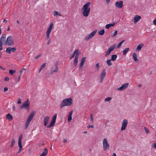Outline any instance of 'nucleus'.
<instances>
[{
  "label": "nucleus",
  "instance_id": "1",
  "mask_svg": "<svg viewBox=\"0 0 156 156\" xmlns=\"http://www.w3.org/2000/svg\"><path fill=\"white\" fill-rule=\"evenodd\" d=\"M90 2H88L84 5L82 9L83 10V15L85 17H87L90 14V8L89 7Z\"/></svg>",
  "mask_w": 156,
  "mask_h": 156
},
{
  "label": "nucleus",
  "instance_id": "2",
  "mask_svg": "<svg viewBox=\"0 0 156 156\" xmlns=\"http://www.w3.org/2000/svg\"><path fill=\"white\" fill-rule=\"evenodd\" d=\"M73 100L71 98H69L64 99L60 105V107L62 108L65 106H70L73 104Z\"/></svg>",
  "mask_w": 156,
  "mask_h": 156
},
{
  "label": "nucleus",
  "instance_id": "3",
  "mask_svg": "<svg viewBox=\"0 0 156 156\" xmlns=\"http://www.w3.org/2000/svg\"><path fill=\"white\" fill-rule=\"evenodd\" d=\"M35 113V111H33L31 112L26 122L25 127V129H26L28 127L30 123L32 120Z\"/></svg>",
  "mask_w": 156,
  "mask_h": 156
},
{
  "label": "nucleus",
  "instance_id": "4",
  "mask_svg": "<svg viewBox=\"0 0 156 156\" xmlns=\"http://www.w3.org/2000/svg\"><path fill=\"white\" fill-rule=\"evenodd\" d=\"M6 45L10 46L14 45V39L11 36H9L7 37L6 39Z\"/></svg>",
  "mask_w": 156,
  "mask_h": 156
},
{
  "label": "nucleus",
  "instance_id": "5",
  "mask_svg": "<svg viewBox=\"0 0 156 156\" xmlns=\"http://www.w3.org/2000/svg\"><path fill=\"white\" fill-rule=\"evenodd\" d=\"M73 53L75 55H76L74 60L73 65L74 66H76L78 63V59L79 58V55L80 54V52L78 49H76L75 51Z\"/></svg>",
  "mask_w": 156,
  "mask_h": 156
},
{
  "label": "nucleus",
  "instance_id": "6",
  "mask_svg": "<svg viewBox=\"0 0 156 156\" xmlns=\"http://www.w3.org/2000/svg\"><path fill=\"white\" fill-rule=\"evenodd\" d=\"M53 27V23L51 22L50 23V25L46 32V39H49V38L50 35L52 30Z\"/></svg>",
  "mask_w": 156,
  "mask_h": 156
},
{
  "label": "nucleus",
  "instance_id": "7",
  "mask_svg": "<svg viewBox=\"0 0 156 156\" xmlns=\"http://www.w3.org/2000/svg\"><path fill=\"white\" fill-rule=\"evenodd\" d=\"M103 147L104 151H105L108 149L110 147V145L108 142L106 138H104L102 142Z\"/></svg>",
  "mask_w": 156,
  "mask_h": 156
},
{
  "label": "nucleus",
  "instance_id": "8",
  "mask_svg": "<svg viewBox=\"0 0 156 156\" xmlns=\"http://www.w3.org/2000/svg\"><path fill=\"white\" fill-rule=\"evenodd\" d=\"M30 101L28 99H27L26 101L23 102L22 104L20 106V109H22L25 108L27 110H29L30 105Z\"/></svg>",
  "mask_w": 156,
  "mask_h": 156
},
{
  "label": "nucleus",
  "instance_id": "9",
  "mask_svg": "<svg viewBox=\"0 0 156 156\" xmlns=\"http://www.w3.org/2000/svg\"><path fill=\"white\" fill-rule=\"evenodd\" d=\"M57 116V114H55L53 117L52 118V120H51V122L50 124V125H48L47 126V127L48 128H50L51 127L53 126L56 121V118Z\"/></svg>",
  "mask_w": 156,
  "mask_h": 156
},
{
  "label": "nucleus",
  "instance_id": "10",
  "mask_svg": "<svg viewBox=\"0 0 156 156\" xmlns=\"http://www.w3.org/2000/svg\"><path fill=\"white\" fill-rule=\"evenodd\" d=\"M6 35L5 34H2L1 37L0 38V44L3 45H5L6 44Z\"/></svg>",
  "mask_w": 156,
  "mask_h": 156
},
{
  "label": "nucleus",
  "instance_id": "11",
  "mask_svg": "<svg viewBox=\"0 0 156 156\" xmlns=\"http://www.w3.org/2000/svg\"><path fill=\"white\" fill-rule=\"evenodd\" d=\"M116 45L114 44L113 45L110 46L108 49L107 51L106 52L105 54V56H108L110 53L116 47Z\"/></svg>",
  "mask_w": 156,
  "mask_h": 156
},
{
  "label": "nucleus",
  "instance_id": "12",
  "mask_svg": "<svg viewBox=\"0 0 156 156\" xmlns=\"http://www.w3.org/2000/svg\"><path fill=\"white\" fill-rule=\"evenodd\" d=\"M97 32V30H95L91 33L88 34L87 37H85V40L86 41H87L90 39H91L96 34Z\"/></svg>",
  "mask_w": 156,
  "mask_h": 156
},
{
  "label": "nucleus",
  "instance_id": "13",
  "mask_svg": "<svg viewBox=\"0 0 156 156\" xmlns=\"http://www.w3.org/2000/svg\"><path fill=\"white\" fill-rule=\"evenodd\" d=\"M128 123V121L127 119H125L123 120L122 122L121 130H125L126 129V127L127 126Z\"/></svg>",
  "mask_w": 156,
  "mask_h": 156
},
{
  "label": "nucleus",
  "instance_id": "14",
  "mask_svg": "<svg viewBox=\"0 0 156 156\" xmlns=\"http://www.w3.org/2000/svg\"><path fill=\"white\" fill-rule=\"evenodd\" d=\"M16 50V49L15 47H14L13 48L9 47L6 48V52L8 54H10L11 51L13 52H15Z\"/></svg>",
  "mask_w": 156,
  "mask_h": 156
},
{
  "label": "nucleus",
  "instance_id": "15",
  "mask_svg": "<svg viewBox=\"0 0 156 156\" xmlns=\"http://www.w3.org/2000/svg\"><path fill=\"white\" fill-rule=\"evenodd\" d=\"M129 85L128 83H126L125 84H123L122 85L121 87H119L117 89L119 90H122L124 89H126L128 87Z\"/></svg>",
  "mask_w": 156,
  "mask_h": 156
},
{
  "label": "nucleus",
  "instance_id": "16",
  "mask_svg": "<svg viewBox=\"0 0 156 156\" xmlns=\"http://www.w3.org/2000/svg\"><path fill=\"white\" fill-rule=\"evenodd\" d=\"M106 69H104L103 71L102 72L101 74V80H100V82L101 83L103 80L105 76V75L106 74Z\"/></svg>",
  "mask_w": 156,
  "mask_h": 156
},
{
  "label": "nucleus",
  "instance_id": "17",
  "mask_svg": "<svg viewBox=\"0 0 156 156\" xmlns=\"http://www.w3.org/2000/svg\"><path fill=\"white\" fill-rule=\"evenodd\" d=\"M115 5L117 7L119 8H121L123 6L122 1H121L119 2H116L115 3Z\"/></svg>",
  "mask_w": 156,
  "mask_h": 156
},
{
  "label": "nucleus",
  "instance_id": "18",
  "mask_svg": "<svg viewBox=\"0 0 156 156\" xmlns=\"http://www.w3.org/2000/svg\"><path fill=\"white\" fill-rule=\"evenodd\" d=\"M49 116H46L45 117L44 119V126H46L48 124L49 119Z\"/></svg>",
  "mask_w": 156,
  "mask_h": 156
},
{
  "label": "nucleus",
  "instance_id": "19",
  "mask_svg": "<svg viewBox=\"0 0 156 156\" xmlns=\"http://www.w3.org/2000/svg\"><path fill=\"white\" fill-rule=\"evenodd\" d=\"M141 17L138 15H136L134 18V23H136L141 19Z\"/></svg>",
  "mask_w": 156,
  "mask_h": 156
},
{
  "label": "nucleus",
  "instance_id": "20",
  "mask_svg": "<svg viewBox=\"0 0 156 156\" xmlns=\"http://www.w3.org/2000/svg\"><path fill=\"white\" fill-rule=\"evenodd\" d=\"M48 150L46 148L44 149V150L40 156H46L48 153Z\"/></svg>",
  "mask_w": 156,
  "mask_h": 156
},
{
  "label": "nucleus",
  "instance_id": "21",
  "mask_svg": "<svg viewBox=\"0 0 156 156\" xmlns=\"http://www.w3.org/2000/svg\"><path fill=\"white\" fill-rule=\"evenodd\" d=\"M58 70V68L57 66H56L55 69H52L50 72L49 74L51 75L53 73L57 72Z\"/></svg>",
  "mask_w": 156,
  "mask_h": 156
},
{
  "label": "nucleus",
  "instance_id": "22",
  "mask_svg": "<svg viewBox=\"0 0 156 156\" xmlns=\"http://www.w3.org/2000/svg\"><path fill=\"white\" fill-rule=\"evenodd\" d=\"M6 118L8 120L11 121L13 117L10 114L8 113L6 115Z\"/></svg>",
  "mask_w": 156,
  "mask_h": 156
},
{
  "label": "nucleus",
  "instance_id": "23",
  "mask_svg": "<svg viewBox=\"0 0 156 156\" xmlns=\"http://www.w3.org/2000/svg\"><path fill=\"white\" fill-rule=\"evenodd\" d=\"M86 57H83L81 59V62L80 64V67L83 66L84 65V63L86 60Z\"/></svg>",
  "mask_w": 156,
  "mask_h": 156
},
{
  "label": "nucleus",
  "instance_id": "24",
  "mask_svg": "<svg viewBox=\"0 0 156 156\" xmlns=\"http://www.w3.org/2000/svg\"><path fill=\"white\" fill-rule=\"evenodd\" d=\"M23 135L21 134L19 137L18 140V144H22V140L23 138Z\"/></svg>",
  "mask_w": 156,
  "mask_h": 156
},
{
  "label": "nucleus",
  "instance_id": "25",
  "mask_svg": "<svg viewBox=\"0 0 156 156\" xmlns=\"http://www.w3.org/2000/svg\"><path fill=\"white\" fill-rule=\"evenodd\" d=\"M144 45V44L142 43L139 44L136 48V50L138 51H140Z\"/></svg>",
  "mask_w": 156,
  "mask_h": 156
},
{
  "label": "nucleus",
  "instance_id": "26",
  "mask_svg": "<svg viewBox=\"0 0 156 156\" xmlns=\"http://www.w3.org/2000/svg\"><path fill=\"white\" fill-rule=\"evenodd\" d=\"M133 56L134 61L135 62L137 61L138 59L137 58V55L135 53H133Z\"/></svg>",
  "mask_w": 156,
  "mask_h": 156
},
{
  "label": "nucleus",
  "instance_id": "27",
  "mask_svg": "<svg viewBox=\"0 0 156 156\" xmlns=\"http://www.w3.org/2000/svg\"><path fill=\"white\" fill-rule=\"evenodd\" d=\"M46 65V63H43L39 69V73H40L41 70L44 68L45 67V66Z\"/></svg>",
  "mask_w": 156,
  "mask_h": 156
},
{
  "label": "nucleus",
  "instance_id": "28",
  "mask_svg": "<svg viewBox=\"0 0 156 156\" xmlns=\"http://www.w3.org/2000/svg\"><path fill=\"white\" fill-rule=\"evenodd\" d=\"M53 14L54 16H61V15L60 14V12H58L57 11H54L53 12Z\"/></svg>",
  "mask_w": 156,
  "mask_h": 156
},
{
  "label": "nucleus",
  "instance_id": "29",
  "mask_svg": "<svg viewBox=\"0 0 156 156\" xmlns=\"http://www.w3.org/2000/svg\"><path fill=\"white\" fill-rule=\"evenodd\" d=\"M129 48H126V49H125L124 50H123V55H126L127 54V52L129 51Z\"/></svg>",
  "mask_w": 156,
  "mask_h": 156
},
{
  "label": "nucleus",
  "instance_id": "30",
  "mask_svg": "<svg viewBox=\"0 0 156 156\" xmlns=\"http://www.w3.org/2000/svg\"><path fill=\"white\" fill-rule=\"evenodd\" d=\"M98 33V34L100 35H103L105 33V30L104 29H102L101 30L99 31Z\"/></svg>",
  "mask_w": 156,
  "mask_h": 156
},
{
  "label": "nucleus",
  "instance_id": "31",
  "mask_svg": "<svg viewBox=\"0 0 156 156\" xmlns=\"http://www.w3.org/2000/svg\"><path fill=\"white\" fill-rule=\"evenodd\" d=\"M111 59L108 60L106 61V63L108 66H111L112 65V63L111 61Z\"/></svg>",
  "mask_w": 156,
  "mask_h": 156
},
{
  "label": "nucleus",
  "instance_id": "32",
  "mask_svg": "<svg viewBox=\"0 0 156 156\" xmlns=\"http://www.w3.org/2000/svg\"><path fill=\"white\" fill-rule=\"evenodd\" d=\"M18 146L19 147V151L17 152V153L19 154L20 153L21 151L22 150L23 147L22 144H18Z\"/></svg>",
  "mask_w": 156,
  "mask_h": 156
},
{
  "label": "nucleus",
  "instance_id": "33",
  "mask_svg": "<svg viewBox=\"0 0 156 156\" xmlns=\"http://www.w3.org/2000/svg\"><path fill=\"white\" fill-rule=\"evenodd\" d=\"M117 57V56L116 55H112L111 56V60L113 61H114L116 59Z\"/></svg>",
  "mask_w": 156,
  "mask_h": 156
},
{
  "label": "nucleus",
  "instance_id": "34",
  "mask_svg": "<svg viewBox=\"0 0 156 156\" xmlns=\"http://www.w3.org/2000/svg\"><path fill=\"white\" fill-rule=\"evenodd\" d=\"M26 68H22V70L20 71V75L22 74H25L26 73Z\"/></svg>",
  "mask_w": 156,
  "mask_h": 156
},
{
  "label": "nucleus",
  "instance_id": "35",
  "mask_svg": "<svg viewBox=\"0 0 156 156\" xmlns=\"http://www.w3.org/2000/svg\"><path fill=\"white\" fill-rule=\"evenodd\" d=\"M15 143V140L13 138L11 142V147H12L14 145Z\"/></svg>",
  "mask_w": 156,
  "mask_h": 156
},
{
  "label": "nucleus",
  "instance_id": "36",
  "mask_svg": "<svg viewBox=\"0 0 156 156\" xmlns=\"http://www.w3.org/2000/svg\"><path fill=\"white\" fill-rule=\"evenodd\" d=\"M16 71L15 70H10L9 71V73L11 75H13L14 73H16Z\"/></svg>",
  "mask_w": 156,
  "mask_h": 156
},
{
  "label": "nucleus",
  "instance_id": "37",
  "mask_svg": "<svg viewBox=\"0 0 156 156\" xmlns=\"http://www.w3.org/2000/svg\"><path fill=\"white\" fill-rule=\"evenodd\" d=\"M125 40H122V41L121 42H120L117 45V48H119L121 46L122 44L124 42V41Z\"/></svg>",
  "mask_w": 156,
  "mask_h": 156
},
{
  "label": "nucleus",
  "instance_id": "38",
  "mask_svg": "<svg viewBox=\"0 0 156 156\" xmlns=\"http://www.w3.org/2000/svg\"><path fill=\"white\" fill-rule=\"evenodd\" d=\"M90 121H91L92 123L93 122L94 118L93 117V115L92 113L90 114Z\"/></svg>",
  "mask_w": 156,
  "mask_h": 156
},
{
  "label": "nucleus",
  "instance_id": "39",
  "mask_svg": "<svg viewBox=\"0 0 156 156\" xmlns=\"http://www.w3.org/2000/svg\"><path fill=\"white\" fill-rule=\"evenodd\" d=\"M144 130L147 134H149L150 133V132L149 130L146 127H144Z\"/></svg>",
  "mask_w": 156,
  "mask_h": 156
},
{
  "label": "nucleus",
  "instance_id": "40",
  "mask_svg": "<svg viewBox=\"0 0 156 156\" xmlns=\"http://www.w3.org/2000/svg\"><path fill=\"white\" fill-rule=\"evenodd\" d=\"M112 99V98H111L108 97L107 98H106L105 99V101H109Z\"/></svg>",
  "mask_w": 156,
  "mask_h": 156
},
{
  "label": "nucleus",
  "instance_id": "41",
  "mask_svg": "<svg viewBox=\"0 0 156 156\" xmlns=\"http://www.w3.org/2000/svg\"><path fill=\"white\" fill-rule=\"evenodd\" d=\"M117 32H118L117 31V30L115 31L114 32V34L112 35V37H115L117 34Z\"/></svg>",
  "mask_w": 156,
  "mask_h": 156
},
{
  "label": "nucleus",
  "instance_id": "42",
  "mask_svg": "<svg viewBox=\"0 0 156 156\" xmlns=\"http://www.w3.org/2000/svg\"><path fill=\"white\" fill-rule=\"evenodd\" d=\"M95 66L96 68H97V70H98L99 69V63H97L96 64Z\"/></svg>",
  "mask_w": 156,
  "mask_h": 156
},
{
  "label": "nucleus",
  "instance_id": "43",
  "mask_svg": "<svg viewBox=\"0 0 156 156\" xmlns=\"http://www.w3.org/2000/svg\"><path fill=\"white\" fill-rule=\"evenodd\" d=\"M111 27V25L110 24H107L105 26L106 28L107 29H108Z\"/></svg>",
  "mask_w": 156,
  "mask_h": 156
},
{
  "label": "nucleus",
  "instance_id": "44",
  "mask_svg": "<svg viewBox=\"0 0 156 156\" xmlns=\"http://www.w3.org/2000/svg\"><path fill=\"white\" fill-rule=\"evenodd\" d=\"M72 120V116L69 115L68 118V121L70 122Z\"/></svg>",
  "mask_w": 156,
  "mask_h": 156
},
{
  "label": "nucleus",
  "instance_id": "45",
  "mask_svg": "<svg viewBox=\"0 0 156 156\" xmlns=\"http://www.w3.org/2000/svg\"><path fill=\"white\" fill-rule=\"evenodd\" d=\"M17 103L20 104L21 103V99L20 98H19L17 101Z\"/></svg>",
  "mask_w": 156,
  "mask_h": 156
},
{
  "label": "nucleus",
  "instance_id": "46",
  "mask_svg": "<svg viewBox=\"0 0 156 156\" xmlns=\"http://www.w3.org/2000/svg\"><path fill=\"white\" fill-rule=\"evenodd\" d=\"M9 80V78L8 76H6L5 77L4 80L6 81H8Z\"/></svg>",
  "mask_w": 156,
  "mask_h": 156
},
{
  "label": "nucleus",
  "instance_id": "47",
  "mask_svg": "<svg viewBox=\"0 0 156 156\" xmlns=\"http://www.w3.org/2000/svg\"><path fill=\"white\" fill-rule=\"evenodd\" d=\"M152 147L153 148H156V143H153L152 144Z\"/></svg>",
  "mask_w": 156,
  "mask_h": 156
},
{
  "label": "nucleus",
  "instance_id": "48",
  "mask_svg": "<svg viewBox=\"0 0 156 156\" xmlns=\"http://www.w3.org/2000/svg\"><path fill=\"white\" fill-rule=\"evenodd\" d=\"M75 55H74V53H73L72 55L70 57V59H71Z\"/></svg>",
  "mask_w": 156,
  "mask_h": 156
},
{
  "label": "nucleus",
  "instance_id": "49",
  "mask_svg": "<svg viewBox=\"0 0 156 156\" xmlns=\"http://www.w3.org/2000/svg\"><path fill=\"white\" fill-rule=\"evenodd\" d=\"M90 127H91V128H94V126L93 125L90 126V125H89L87 126V128H89Z\"/></svg>",
  "mask_w": 156,
  "mask_h": 156
},
{
  "label": "nucleus",
  "instance_id": "50",
  "mask_svg": "<svg viewBox=\"0 0 156 156\" xmlns=\"http://www.w3.org/2000/svg\"><path fill=\"white\" fill-rule=\"evenodd\" d=\"M2 44H0V51L3 49Z\"/></svg>",
  "mask_w": 156,
  "mask_h": 156
},
{
  "label": "nucleus",
  "instance_id": "51",
  "mask_svg": "<svg viewBox=\"0 0 156 156\" xmlns=\"http://www.w3.org/2000/svg\"><path fill=\"white\" fill-rule=\"evenodd\" d=\"M8 90V88L7 87H5L4 88V91H5V92H6V91H7Z\"/></svg>",
  "mask_w": 156,
  "mask_h": 156
},
{
  "label": "nucleus",
  "instance_id": "52",
  "mask_svg": "<svg viewBox=\"0 0 156 156\" xmlns=\"http://www.w3.org/2000/svg\"><path fill=\"white\" fill-rule=\"evenodd\" d=\"M153 23L154 25H156V18L154 20Z\"/></svg>",
  "mask_w": 156,
  "mask_h": 156
},
{
  "label": "nucleus",
  "instance_id": "53",
  "mask_svg": "<svg viewBox=\"0 0 156 156\" xmlns=\"http://www.w3.org/2000/svg\"><path fill=\"white\" fill-rule=\"evenodd\" d=\"M0 68L2 69L3 70H6V69L5 68L3 67L2 66H0Z\"/></svg>",
  "mask_w": 156,
  "mask_h": 156
},
{
  "label": "nucleus",
  "instance_id": "54",
  "mask_svg": "<svg viewBox=\"0 0 156 156\" xmlns=\"http://www.w3.org/2000/svg\"><path fill=\"white\" fill-rule=\"evenodd\" d=\"M41 54H40L38 55H37L35 58L36 59H37V58H38L39 57H40L41 56Z\"/></svg>",
  "mask_w": 156,
  "mask_h": 156
},
{
  "label": "nucleus",
  "instance_id": "55",
  "mask_svg": "<svg viewBox=\"0 0 156 156\" xmlns=\"http://www.w3.org/2000/svg\"><path fill=\"white\" fill-rule=\"evenodd\" d=\"M73 110L71 111V112H70V113H69V115H70V116H72V115L73 114Z\"/></svg>",
  "mask_w": 156,
  "mask_h": 156
},
{
  "label": "nucleus",
  "instance_id": "56",
  "mask_svg": "<svg viewBox=\"0 0 156 156\" xmlns=\"http://www.w3.org/2000/svg\"><path fill=\"white\" fill-rule=\"evenodd\" d=\"M51 42V39H49L48 42L47 44H49Z\"/></svg>",
  "mask_w": 156,
  "mask_h": 156
},
{
  "label": "nucleus",
  "instance_id": "57",
  "mask_svg": "<svg viewBox=\"0 0 156 156\" xmlns=\"http://www.w3.org/2000/svg\"><path fill=\"white\" fill-rule=\"evenodd\" d=\"M66 141H67V140H66V139H63V142L64 143H65Z\"/></svg>",
  "mask_w": 156,
  "mask_h": 156
},
{
  "label": "nucleus",
  "instance_id": "58",
  "mask_svg": "<svg viewBox=\"0 0 156 156\" xmlns=\"http://www.w3.org/2000/svg\"><path fill=\"white\" fill-rule=\"evenodd\" d=\"M12 109L13 111H15V107L14 106H13L12 107Z\"/></svg>",
  "mask_w": 156,
  "mask_h": 156
},
{
  "label": "nucleus",
  "instance_id": "59",
  "mask_svg": "<svg viewBox=\"0 0 156 156\" xmlns=\"http://www.w3.org/2000/svg\"><path fill=\"white\" fill-rule=\"evenodd\" d=\"M115 23H112L111 24H111V26H114V25H115Z\"/></svg>",
  "mask_w": 156,
  "mask_h": 156
},
{
  "label": "nucleus",
  "instance_id": "60",
  "mask_svg": "<svg viewBox=\"0 0 156 156\" xmlns=\"http://www.w3.org/2000/svg\"><path fill=\"white\" fill-rule=\"evenodd\" d=\"M21 75H20L18 78V81L19 82L20 80V78Z\"/></svg>",
  "mask_w": 156,
  "mask_h": 156
},
{
  "label": "nucleus",
  "instance_id": "61",
  "mask_svg": "<svg viewBox=\"0 0 156 156\" xmlns=\"http://www.w3.org/2000/svg\"><path fill=\"white\" fill-rule=\"evenodd\" d=\"M110 0H106V2L107 3H108L110 2Z\"/></svg>",
  "mask_w": 156,
  "mask_h": 156
},
{
  "label": "nucleus",
  "instance_id": "62",
  "mask_svg": "<svg viewBox=\"0 0 156 156\" xmlns=\"http://www.w3.org/2000/svg\"><path fill=\"white\" fill-rule=\"evenodd\" d=\"M3 21L4 22L6 23L7 22V20H4Z\"/></svg>",
  "mask_w": 156,
  "mask_h": 156
},
{
  "label": "nucleus",
  "instance_id": "63",
  "mask_svg": "<svg viewBox=\"0 0 156 156\" xmlns=\"http://www.w3.org/2000/svg\"><path fill=\"white\" fill-rule=\"evenodd\" d=\"M112 156H116V155L115 153H114L112 154Z\"/></svg>",
  "mask_w": 156,
  "mask_h": 156
},
{
  "label": "nucleus",
  "instance_id": "64",
  "mask_svg": "<svg viewBox=\"0 0 156 156\" xmlns=\"http://www.w3.org/2000/svg\"><path fill=\"white\" fill-rule=\"evenodd\" d=\"M9 30H10V28H9V27H8V29H7V31H9Z\"/></svg>",
  "mask_w": 156,
  "mask_h": 156
}]
</instances>
